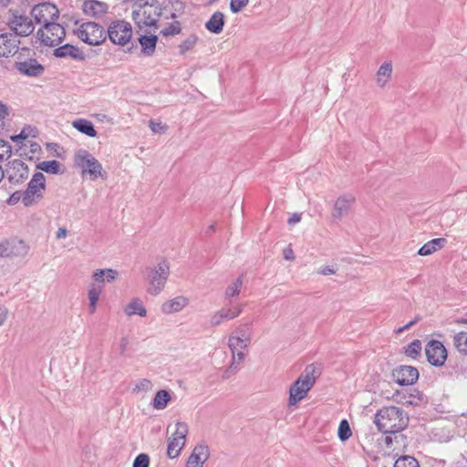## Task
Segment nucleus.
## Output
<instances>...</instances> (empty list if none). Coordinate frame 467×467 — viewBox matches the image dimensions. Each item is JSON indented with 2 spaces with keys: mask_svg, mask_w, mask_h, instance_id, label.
Instances as JSON below:
<instances>
[{
  "mask_svg": "<svg viewBox=\"0 0 467 467\" xmlns=\"http://www.w3.org/2000/svg\"><path fill=\"white\" fill-rule=\"evenodd\" d=\"M210 457V449L205 444H197L188 458L186 467H203Z\"/></svg>",
  "mask_w": 467,
  "mask_h": 467,
  "instance_id": "aec40b11",
  "label": "nucleus"
},
{
  "mask_svg": "<svg viewBox=\"0 0 467 467\" xmlns=\"http://www.w3.org/2000/svg\"><path fill=\"white\" fill-rule=\"evenodd\" d=\"M187 434V424L184 422H177L173 436L168 442L167 455L169 458L175 459L179 456L182 449L185 445Z\"/></svg>",
  "mask_w": 467,
  "mask_h": 467,
  "instance_id": "ddd939ff",
  "label": "nucleus"
},
{
  "mask_svg": "<svg viewBox=\"0 0 467 467\" xmlns=\"http://www.w3.org/2000/svg\"><path fill=\"white\" fill-rule=\"evenodd\" d=\"M337 268L336 265H324L317 270V274L322 275H330L336 274Z\"/></svg>",
  "mask_w": 467,
  "mask_h": 467,
  "instance_id": "8fccbe9b",
  "label": "nucleus"
},
{
  "mask_svg": "<svg viewBox=\"0 0 467 467\" xmlns=\"http://www.w3.org/2000/svg\"><path fill=\"white\" fill-rule=\"evenodd\" d=\"M425 354L428 362L435 367L442 366L447 358V350L438 340H431L427 343Z\"/></svg>",
  "mask_w": 467,
  "mask_h": 467,
  "instance_id": "4468645a",
  "label": "nucleus"
},
{
  "mask_svg": "<svg viewBox=\"0 0 467 467\" xmlns=\"http://www.w3.org/2000/svg\"><path fill=\"white\" fill-rule=\"evenodd\" d=\"M301 221V214L299 213H294L289 219L288 223L289 224H295Z\"/></svg>",
  "mask_w": 467,
  "mask_h": 467,
  "instance_id": "052dcab7",
  "label": "nucleus"
},
{
  "mask_svg": "<svg viewBox=\"0 0 467 467\" xmlns=\"http://www.w3.org/2000/svg\"><path fill=\"white\" fill-rule=\"evenodd\" d=\"M17 69L19 72L30 77L40 76L44 71L43 66L35 59L20 62L17 66Z\"/></svg>",
  "mask_w": 467,
  "mask_h": 467,
  "instance_id": "393cba45",
  "label": "nucleus"
},
{
  "mask_svg": "<svg viewBox=\"0 0 467 467\" xmlns=\"http://www.w3.org/2000/svg\"><path fill=\"white\" fill-rule=\"evenodd\" d=\"M182 32V25L179 21H174L161 31V34L164 36H171L179 35Z\"/></svg>",
  "mask_w": 467,
  "mask_h": 467,
  "instance_id": "37998d69",
  "label": "nucleus"
},
{
  "mask_svg": "<svg viewBox=\"0 0 467 467\" xmlns=\"http://www.w3.org/2000/svg\"><path fill=\"white\" fill-rule=\"evenodd\" d=\"M8 115L7 112V107L0 102V119H5V117Z\"/></svg>",
  "mask_w": 467,
  "mask_h": 467,
  "instance_id": "680f3d73",
  "label": "nucleus"
},
{
  "mask_svg": "<svg viewBox=\"0 0 467 467\" xmlns=\"http://www.w3.org/2000/svg\"><path fill=\"white\" fill-rule=\"evenodd\" d=\"M127 316L139 315L140 317H145L147 310L143 306L142 301L140 298H133L124 309Z\"/></svg>",
  "mask_w": 467,
  "mask_h": 467,
  "instance_id": "72a5a7b5",
  "label": "nucleus"
},
{
  "mask_svg": "<svg viewBox=\"0 0 467 467\" xmlns=\"http://www.w3.org/2000/svg\"><path fill=\"white\" fill-rule=\"evenodd\" d=\"M393 467H420V464L414 457L404 455L396 460Z\"/></svg>",
  "mask_w": 467,
  "mask_h": 467,
  "instance_id": "ea45409f",
  "label": "nucleus"
},
{
  "mask_svg": "<svg viewBox=\"0 0 467 467\" xmlns=\"http://www.w3.org/2000/svg\"><path fill=\"white\" fill-rule=\"evenodd\" d=\"M229 308H230L233 319H234L235 317H239L241 315V313L243 312V306H241V305L235 306H233V307H229Z\"/></svg>",
  "mask_w": 467,
  "mask_h": 467,
  "instance_id": "6e6d98bb",
  "label": "nucleus"
},
{
  "mask_svg": "<svg viewBox=\"0 0 467 467\" xmlns=\"http://www.w3.org/2000/svg\"><path fill=\"white\" fill-rule=\"evenodd\" d=\"M67 230L65 227L58 228V230L56 234V237L57 239H64L67 237Z\"/></svg>",
  "mask_w": 467,
  "mask_h": 467,
  "instance_id": "13d9d810",
  "label": "nucleus"
},
{
  "mask_svg": "<svg viewBox=\"0 0 467 467\" xmlns=\"http://www.w3.org/2000/svg\"><path fill=\"white\" fill-rule=\"evenodd\" d=\"M146 273L149 283L148 293L153 296L159 295L163 290L170 275L169 263L162 260L155 267H148Z\"/></svg>",
  "mask_w": 467,
  "mask_h": 467,
  "instance_id": "39448f33",
  "label": "nucleus"
},
{
  "mask_svg": "<svg viewBox=\"0 0 467 467\" xmlns=\"http://www.w3.org/2000/svg\"><path fill=\"white\" fill-rule=\"evenodd\" d=\"M109 5L105 2L98 0H86L83 4V11L87 16L102 17L108 13Z\"/></svg>",
  "mask_w": 467,
  "mask_h": 467,
  "instance_id": "4be33fe9",
  "label": "nucleus"
},
{
  "mask_svg": "<svg viewBox=\"0 0 467 467\" xmlns=\"http://www.w3.org/2000/svg\"><path fill=\"white\" fill-rule=\"evenodd\" d=\"M22 201V192H15L14 193L11 194V196L8 198L7 200V203L9 205H15L19 201Z\"/></svg>",
  "mask_w": 467,
  "mask_h": 467,
  "instance_id": "603ef678",
  "label": "nucleus"
},
{
  "mask_svg": "<svg viewBox=\"0 0 467 467\" xmlns=\"http://www.w3.org/2000/svg\"><path fill=\"white\" fill-rule=\"evenodd\" d=\"M199 42V36L192 33L186 36L181 43L178 45V53L181 56H185L188 52L192 51Z\"/></svg>",
  "mask_w": 467,
  "mask_h": 467,
  "instance_id": "2f4dec72",
  "label": "nucleus"
},
{
  "mask_svg": "<svg viewBox=\"0 0 467 467\" xmlns=\"http://www.w3.org/2000/svg\"><path fill=\"white\" fill-rule=\"evenodd\" d=\"M58 15L59 12L57 6L50 3L36 5L31 11V16L36 24L43 25V26L55 22L58 18Z\"/></svg>",
  "mask_w": 467,
  "mask_h": 467,
  "instance_id": "f8f14e48",
  "label": "nucleus"
},
{
  "mask_svg": "<svg viewBox=\"0 0 467 467\" xmlns=\"http://www.w3.org/2000/svg\"><path fill=\"white\" fill-rule=\"evenodd\" d=\"M337 433H338V438L342 441H345L351 437L352 431H351L349 423L347 420H342L340 421Z\"/></svg>",
  "mask_w": 467,
  "mask_h": 467,
  "instance_id": "a19ab883",
  "label": "nucleus"
},
{
  "mask_svg": "<svg viewBox=\"0 0 467 467\" xmlns=\"http://www.w3.org/2000/svg\"><path fill=\"white\" fill-rule=\"evenodd\" d=\"M244 352H237V354L232 352V362L230 366L224 370L223 374V379H227L235 373H237L241 369L242 363L244 360Z\"/></svg>",
  "mask_w": 467,
  "mask_h": 467,
  "instance_id": "cd10ccee",
  "label": "nucleus"
},
{
  "mask_svg": "<svg viewBox=\"0 0 467 467\" xmlns=\"http://www.w3.org/2000/svg\"><path fill=\"white\" fill-rule=\"evenodd\" d=\"M232 319H233V317L231 315L230 308L223 307V308H221L220 310L216 311L211 317L210 323H211L212 327H218L223 322L227 321V320H232Z\"/></svg>",
  "mask_w": 467,
  "mask_h": 467,
  "instance_id": "f704fd0d",
  "label": "nucleus"
},
{
  "mask_svg": "<svg viewBox=\"0 0 467 467\" xmlns=\"http://www.w3.org/2000/svg\"><path fill=\"white\" fill-rule=\"evenodd\" d=\"M18 137H19V138H22V139H26V138L27 137V135H26V132H25V130H23L21 131V133L19 134V136H18Z\"/></svg>",
  "mask_w": 467,
  "mask_h": 467,
  "instance_id": "69168bd1",
  "label": "nucleus"
},
{
  "mask_svg": "<svg viewBox=\"0 0 467 467\" xmlns=\"http://www.w3.org/2000/svg\"><path fill=\"white\" fill-rule=\"evenodd\" d=\"M170 400L171 396L169 392L165 389H161L157 391L151 404L156 410H163L166 408Z\"/></svg>",
  "mask_w": 467,
  "mask_h": 467,
  "instance_id": "e433bc0d",
  "label": "nucleus"
},
{
  "mask_svg": "<svg viewBox=\"0 0 467 467\" xmlns=\"http://www.w3.org/2000/svg\"><path fill=\"white\" fill-rule=\"evenodd\" d=\"M248 4V0H231L230 9L233 13L240 12Z\"/></svg>",
  "mask_w": 467,
  "mask_h": 467,
  "instance_id": "09e8293b",
  "label": "nucleus"
},
{
  "mask_svg": "<svg viewBox=\"0 0 467 467\" xmlns=\"http://www.w3.org/2000/svg\"><path fill=\"white\" fill-rule=\"evenodd\" d=\"M394 399L398 403L406 406H420L424 402V396L418 389H413L410 392L397 391L394 394Z\"/></svg>",
  "mask_w": 467,
  "mask_h": 467,
  "instance_id": "412c9836",
  "label": "nucleus"
},
{
  "mask_svg": "<svg viewBox=\"0 0 467 467\" xmlns=\"http://www.w3.org/2000/svg\"><path fill=\"white\" fill-rule=\"evenodd\" d=\"M152 389V382L148 379H140L134 386L133 391L140 392L144 391L147 392Z\"/></svg>",
  "mask_w": 467,
  "mask_h": 467,
  "instance_id": "a18cd8bd",
  "label": "nucleus"
},
{
  "mask_svg": "<svg viewBox=\"0 0 467 467\" xmlns=\"http://www.w3.org/2000/svg\"><path fill=\"white\" fill-rule=\"evenodd\" d=\"M54 55L57 57H71L76 60H83L85 57L83 52L79 48L69 44H66L56 48L54 50Z\"/></svg>",
  "mask_w": 467,
  "mask_h": 467,
  "instance_id": "b1692460",
  "label": "nucleus"
},
{
  "mask_svg": "<svg viewBox=\"0 0 467 467\" xmlns=\"http://www.w3.org/2000/svg\"><path fill=\"white\" fill-rule=\"evenodd\" d=\"M73 127L78 130L79 132L88 136V137H96L97 131L94 129V125L91 121L85 119H78L73 121Z\"/></svg>",
  "mask_w": 467,
  "mask_h": 467,
  "instance_id": "473e14b6",
  "label": "nucleus"
},
{
  "mask_svg": "<svg viewBox=\"0 0 467 467\" xmlns=\"http://www.w3.org/2000/svg\"><path fill=\"white\" fill-rule=\"evenodd\" d=\"M225 24V16L223 12H214L208 21L205 22V29L214 35H219L223 32Z\"/></svg>",
  "mask_w": 467,
  "mask_h": 467,
  "instance_id": "5701e85b",
  "label": "nucleus"
},
{
  "mask_svg": "<svg viewBox=\"0 0 467 467\" xmlns=\"http://www.w3.org/2000/svg\"><path fill=\"white\" fill-rule=\"evenodd\" d=\"M7 317V309L0 306V327L4 325Z\"/></svg>",
  "mask_w": 467,
  "mask_h": 467,
  "instance_id": "4d7b16f0",
  "label": "nucleus"
},
{
  "mask_svg": "<svg viewBox=\"0 0 467 467\" xmlns=\"http://www.w3.org/2000/svg\"><path fill=\"white\" fill-rule=\"evenodd\" d=\"M12 156V146L5 140L0 139V163L7 161Z\"/></svg>",
  "mask_w": 467,
  "mask_h": 467,
  "instance_id": "c03bdc74",
  "label": "nucleus"
},
{
  "mask_svg": "<svg viewBox=\"0 0 467 467\" xmlns=\"http://www.w3.org/2000/svg\"><path fill=\"white\" fill-rule=\"evenodd\" d=\"M29 251V246L23 240L15 242H0V256L8 257L12 255L25 256Z\"/></svg>",
  "mask_w": 467,
  "mask_h": 467,
  "instance_id": "f3484780",
  "label": "nucleus"
},
{
  "mask_svg": "<svg viewBox=\"0 0 467 467\" xmlns=\"http://www.w3.org/2000/svg\"><path fill=\"white\" fill-rule=\"evenodd\" d=\"M150 127L151 130L155 133L157 132H165L166 131V126L161 125L160 122H154L152 120L150 121Z\"/></svg>",
  "mask_w": 467,
  "mask_h": 467,
  "instance_id": "864d4df0",
  "label": "nucleus"
},
{
  "mask_svg": "<svg viewBox=\"0 0 467 467\" xmlns=\"http://www.w3.org/2000/svg\"><path fill=\"white\" fill-rule=\"evenodd\" d=\"M456 323H458V324H467V319H465V318L457 319Z\"/></svg>",
  "mask_w": 467,
  "mask_h": 467,
  "instance_id": "0e129e2a",
  "label": "nucleus"
},
{
  "mask_svg": "<svg viewBox=\"0 0 467 467\" xmlns=\"http://www.w3.org/2000/svg\"><path fill=\"white\" fill-rule=\"evenodd\" d=\"M416 322H417V319L412 320V321L409 322L408 324H406V326H409V328H410L411 326H413L414 324H416Z\"/></svg>",
  "mask_w": 467,
  "mask_h": 467,
  "instance_id": "774afa93",
  "label": "nucleus"
},
{
  "mask_svg": "<svg viewBox=\"0 0 467 467\" xmlns=\"http://www.w3.org/2000/svg\"><path fill=\"white\" fill-rule=\"evenodd\" d=\"M161 16V7L157 0H140L133 6L132 17L139 27L154 26Z\"/></svg>",
  "mask_w": 467,
  "mask_h": 467,
  "instance_id": "20e7f679",
  "label": "nucleus"
},
{
  "mask_svg": "<svg viewBox=\"0 0 467 467\" xmlns=\"http://www.w3.org/2000/svg\"><path fill=\"white\" fill-rule=\"evenodd\" d=\"M129 337H122L120 339H119V353L121 356L125 355L126 351H127V348H128V346H129Z\"/></svg>",
  "mask_w": 467,
  "mask_h": 467,
  "instance_id": "5fc2aeb1",
  "label": "nucleus"
},
{
  "mask_svg": "<svg viewBox=\"0 0 467 467\" xmlns=\"http://www.w3.org/2000/svg\"><path fill=\"white\" fill-rule=\"evenodd\" d=\"M29 177V169L21 160L9 161L5 168V178L10 184H23Z\"/></svg>",
  "mask_w": 467,
  "mask_h": 467,
  "instance_id": "9d476101",
  "label": "nucleus"
},
{
  "mask_svg": "<svg viewBox=\"0 0 467 467\" xmlns=\"http://www.w3.org/2000/svg\"><path fill=\"white\" fill-rule=\"evenodd\" d=\"M103 272H104L105 279L108 282L114 281L119 275V273L116 270L111 269V268L103 269Z\"/></svg>",
  "mask_w": 467,
  "mask_h": 467,
  "instance_id": "3c124183",
  "label": "nucleus"
},
{
  "mask_svg": "<svg viewBox=\"0 0 467 467\" xmlns=\"http://www.w3.org/2000/svg\"><path fill=\"white\" fill-rule=\"evenodd\" d=\"M420 351L421 342L419 339H415L407 346L405 353L408 357L415 358L417 356L420 354Z\"/></svg>",
  "mask_w": 467,
  "mask_h": 467,
  "instance_id": "79ce46f5",
  "label": "nucleus"
},
{
  "mask_svg": "<svg viewBox=\"0 0 467 467\" xmlns=\"http://www.w3.org/2000/svg\"><path fill=\"white\" fill-rule=\"evenodd\" d=\"M103 290L97 284H90L88 288V312L94 314L97 311L98 301Z\"/></svg>",
  "mask_w": 467,
  "mask_h": 467,
  "instance_id": "7c9ffc66",
  "label": "nucleus"
},
{
  "mask_svg": "<svg viewBox=\"0 0 467 467\" xmlns=\"http://www.w3.org/2000/svg\"><path fill=\"white\" fill-rule=\"evenodd\" d=\"M447 244V240L445 238H435L432 239L426 244H424L418 251V254L421 256L431 255L438 250L444 247Z\"/></svg>",
  "mask_w": 467,
  "mask_h": 467,
  "instance_id": "c85d7f7f",
  "label": "nucleus"
},
{
  "mask_svg": "<svg viewBox=\"0 0 467 467\" xmlns=\"http://www.w3.org/2000/svg\"><path fill=\"white\" fill-rule=\"evenodd\" d=\"M9 26L15 34L17 36H28L33 33L35 26L32 20L24 15H14L9 22Z\"/></svg>",
  "mask_w": 467,
  "mask_h": 467,
  "instance_id": "a211bd4d",
  "label": "nucleus"
},
{
  "mask_svg": "<svg viewBox=\"0 0 467 467\" xmlns=\"http://www.w3.org/2000/svg\"><path fill=\"white\" fill-rule=\"evenodd\" d=\"M453 346L461 354L467 356V332L456 333L453 336Z\"/></svg>",
  "mask_w": 467,
  "mask_h": 467,
  "instance_id": "4c0bfd02",
  "label": "nucleus"
},
{
  "mask_svg": "<svg viewBox=\"0 0 467 467\" xmlns=\"http://www.w3.org/2000/svg\"><path fill=\"white\" fill-rule=\"evenodd\" d=\"M378 429L384 433H397L409 424V415L396 406L383 407L375 415Z\"/></svg>",
  "mask_w": 467,
  "mask_h": 467,
  "instance_id": "f257e3e1",
  "label": "nucleus"
},
{
  "mask_svg": "<svg viewBox=\"0 0 467 467\" xmlns=\"http://www.w3.org/2000/svg\"><path fill=\"white\" fill-rule=\"evenodd\" d=\"M20 41L12 33L0 34V57L14 56L18 51Z\"/></svg>",
  "mask_w": 467,
  "mask_h": 467,
  "instance_id": "6ab92c4d",
  "label": "nucleus"
},
{
  "mask_svg": "<svg viewBox=\"0 0 467 467\" xmlns=\"http://www.w3.org/2000/svg\"><path fill=\"white\" fill-rule=\"evenodd\" d=\"M37 36L44 45L55 47L62 42L66 32L64 27L55 21L41 27L37 31Z\"/></svg>",
  "mask_w": 467,
  "mask_h": 467,
  "instance_id": "9b49d317",
  "label": "nucleus"
},
{
  "mask_svg": "<svg viewBox=\"0 0 467 467\" xmlns=\"http://www.w3.org/2000/svg\"><path fill=\"white\" fill-rule=\"evenodd\" d=\"M105 281L103 269H98L93 273L91 284H97V285H99V286H101L102 290H104Z\"/></svg>",
  "mask_w": 467,
  "mask_h": 467,
  "instance_id": "49530a36",
  "label": "nucleus"
},
{
  "mask_svg": "<svg viewBox=\"0 0 467 467\" xmlns=\"http://www.w3.org/2000/svg\"><path fill=\"white\" fill-rule=\"evenodd\" d=\"M189 303L188 298L185 296H176L171 300L166 301L161 306V311L164 314H172L182 310Z\"/></svg>",
  "mask_w": 467,
  "mask_h": 467,
  "instance_id": "bb28decb",
  "label": "nucleus"
},
{
  "mask_svg": "<svg viewBox=\"0 0 467 467\" xmlns=\"http://www.w3.org/2000/svg\"><path fill=\"white\" fill-rule=\"evenodd\" d=\"M107 36L114 45L124 47L131 40L132 26L124 20L113 21L108 27Z\"/></svg>",
  "mask_w": 467,
  "mask_h": 467,
  "instance_id": "1a4fd4ad",
  "label": "nucleus"
},
{
  "mask_svg": "<svg viewBox=\"0 0 467 467\" xmlns=\"http://www.w3.org/2000/svg\"><path fill=\"white\" fill-rule=\"evenodd\" d=\"M409 329V326H403L401 327H399L398 330H397V333H402L403 331Z\"/></svg>",
  "mask_w": 467,
  "mask_h": 467,
  "instance_id": "e2e57ef3",
  "label": "nucleus"
},
{
  "mask_svg": "<svg viewBox=\"0 0 467 467\" xmlns=\"http://www.w3.org/2000/svg\"><path fill=\"white\" fill-rule=\"evenodd\" d=\"M36 168L50 174L61 173V163L56 160L44 161L37 163Z\"/></svg>",
  "mask_w": 467,
  "mask_h": 467,
  "instance_id": "c9c22d12",
  "label": "nucleus"
},
{
  "mask_svg": "<svg viewBox=\"0 0 467 467\" xmlns=\"http://www.w3.org/2000/svg\"><path fill=\"white\" fill-rule=\"evenodd\" d=\"M393 379L400 386L412 385L419 379V371L411 366H400L393 371Z\"/></svg>",
  "mask_w": 467,
  "mask_h": 467,
  "instance_id": "dca6fc26",
  "label": "nucleus"
},
{
  "mask_svg": "<svg viewBox=\"0 0 467 467\" xmlns=\"http://www.w3.org/2000/svg\"><path fill=\"white\" fill-rule=\"evenodd\" d=\"M138 41L141 47V53L145 57H151L156 49V45L158 42V37L156 35L150 34V35H141Z\"/></svg>",
  "mask_w": 467,
  "mask_h": 467,
  "instance_id": "a878e982",
  "label": "nucleus"
},
{
  "mask_svg": "<svg viewBox=\"0 0 467 467\" xmlns=\"http://www.w3.org/2000/svg\"><path fill=\"white\" fill-rule=\"evenodd\" d=\"M355 202V197L350 193H346L337 197L334 202L331 213L333 220L338 222L348 215Z\"/></svg>",
  "mask_w": 467,
  "mask_h": 467,
  "instance_id": "2eb2a0df",
  "label": "nucleus"
},
{
  "mask_svg": "<svg viewBox=\"0 0 467 467\" xmlns=\"http://www.w3.org/2000/svg\"><path fill=\"white\" fill-rule=\"evenodd\" d=\"M46 191V177L42 172H36L22 192V203L26 207L36 204L44 196Z\"/></svg>",
  "mask_w": 467,
  "mask_h": 467,
  "instance_id": "423d86ee",
  "label": "nucleus"
},
{
  "mask_svg": "<svg viewBox=\"0 0 467 467\" xmlns=\"http://www.w3.org/2000/svg\"><path fill=\"white\" fill-rule=\"evenodd\" d=\"M392 76L391 62H384L376 73V83L379 87L384 88L390 80Z\"/></svg>",
  "mask_w": 467,
  "mask_h": 467,
  "instance_id": "c756f323",
  "label": "nucleus"
},
{
  "mask_svg": "<svg viewBox=\"0 0 467 467\" xmlns=\"http://www.w3.org/2000/svg\"><path fill=\"white\" fill-rule=\"evenodd\" d=\"M73 160L83 177H88L92 181L107 178V172L103 170L101 163L88 150L84 149L77 150Z\"/></svg>",
  "mask_w": 467,
  "mask_h": 467,
  "instance_id": "7ed1b4c3",
  "label": "nucleus"
},
{
  "mask_svg": "<svg viewBox=\"0 0 467 467\" xmlns=\"http://www.w3.org/2000/svg\"><path fill=\"white\" fill-rule=\"evenodd\" d=\"M385 442H386L387 445H389L392 442L391 438L390 437H386L385 438Z\"/></svg>",
  "mask_w": 467,
  "mask_h": 467,
  "instance_id": "338daca9",
  "label": "nucleus"
},
{
  "mask_svg": "<svg viewBox=\"0 0 467 467\" xmlns=\"http://www.w3.org/2000/svg\"><path fill=\"white\" fill-rule=\"evenodd\" d=\"M149 464L150 457L146 453L139 454L133 462V467H149Z\"/></svg>",
  "mask_w": 467,
  "mask_h": 467,
  "instance_id": "de8ad7c7",
  "label": "nucleus"
},
{
  "mask_svg": "<svg viewBox=\"0 0 467 467\" xmlns=\"http://www.w3.org/2000/svg\"><path fill=\"white\" fill-rule=\"evenodd\" d=\"M284 258L285 260H289V261H292L295 259V254L291 248H287L284 251Z\"/></svg>",
  "mask_w": 467,
  "mask_h": 467,
  "instance_id": "bf43d9fd",
  "label": "nucleus"
},
{
  "mask_svg": "<svg viewBox=\"0 0 467 467\" xmlns=\"http://www.w3.org/2000/svg\"><path fill=\"white\" fill-rule=\"evenodd\" d=\"M78 36L85 43L99 46L107 38V32L95 22L83 23L77 31Z\"/></svg>",
  "mask_w": 467,
  "mask_h": 467,
  "instance_id": "6e6552de",
  "label": "nucleus"
},
{
  "mask_svg": "<svg viewBox=\"0 0 467 467\" xmlns=\"http://www.w3.org/2000/svg\"><path fill=\"white\" fill-rule=\"evenodd\" d=\"M318 375L319 373L314 364L306 367L304 371L289 389V407L296 406L307 396L309 390L314 387Z\"/></svg>",
  "mask_w": 467,
  "mask_h": 467,
  "instance_id": "f03ea898",
  "label": "nucleus"
},
{
  "mask_svg": "<svg viewBox=\"0 0 467 467\" xmlns=\"http://www.w3.org/2000/svg\"><path fill=\"white\" fill-rule=\"evenodd\" d=\"M252 324L242 323L229 336L228 346L231 352H244L252 341Z\"/></svg>",
  "mask_w": 467,
  "mask_h": 467,
  "instance_id": "0eeeda50",
  "label": "nucleus"
},
{
  "mask_svg": "<svg viewBox=\"0 0 467 467\" xmlns=\"http://www.w3.org/2000/svg\"><path fill=\"white\" fill-rule=\"evenodd\" d=\"M243 286V277L239 276L235 279L232 284H230L225 289L224 296L225 298H232L239 296L241 292V288Z\"/></svg>",
  "mask_w": 467,
  "mask_h": 467,
  "instance_id": "58836bf2",
  "label": "nucleus"
}]
</instances>
